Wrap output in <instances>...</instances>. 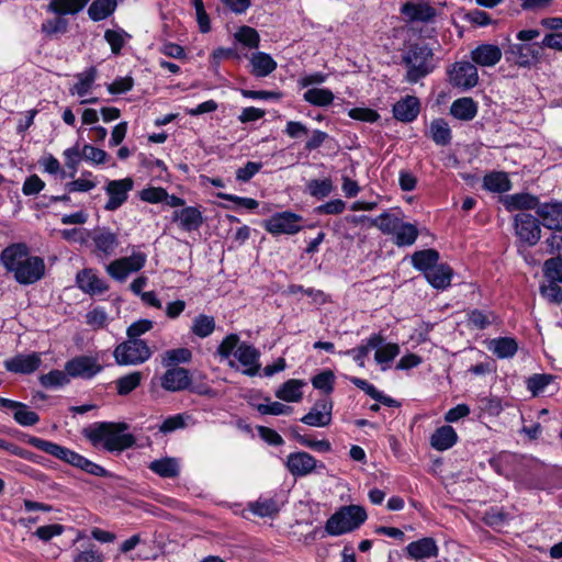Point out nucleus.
<instances>
[{"instance_id": "58", "label": "nucleus", "mask_w": 562, "mask_h": 562, "mask_svg": "<svg viewBox=\"0 0 562 562\" xmlns=\"http://www.w3.org/2000/svg\"><path fill=\"white\" fill-rule=\"evenodd\" d=\"M239 337L238 335L236 334H229L227 335L223 340L222 342L220 344V346L217 347V353L224 358V359H228L233 353L234 351L237 349V347L239 346Z\"/></svg>"}, {"instance_id": "33", "label": "nucleus", "mask_w": 562, "mask_h": 562, "mask_svg": "<svg viewBox=\"0 0 562 562\" xmlns=\"http://www.w3.org/2000/svg\"><path fill=\"white\" fill-rule=\"evenodd\" d=\"M425 278L435 289H446L450 285L452 269L448 265L437 263Z\"/></svg>"}, {"instance_id": "23", "label": "nucleus", "mask_w": 562, "mask_h": 562, "mask_svg": "<svg viewBox=\"0 0 562 562\" xmlns=\"http://www.w3.org/2000/svg\"><path fill=\"white\" fill-rule=\"evenodd\" d=\"M76 281L78 286L89 294H101L108 290L104 280L100 279L94 270L83 269L77 273Z\"/></svg>"}, {"instance_id": "27", "label": "nucleus", "mask_w": 562, "mask_h": 562, "mask_svg": "<svg viewBox=\"0 0 562 562\" xmlns=\"http://www.w3.org/2000/svg\"><path fill=\"white\" fill-rule=\"evenodd\" d=\"M504 205L508 211L537 210L539 200L529 193H515L504 198Z\"/></svg>"}, {"instance_id": "59", "label": "nucleus", "mask_w": 562, "mask_h": 562, "mask_svg": "<svg viewBox=\"0 0 562 562\" xmlns=\"http://www.w3.org/2000/svg\"><path fill=\"white\" fill-rule=\"evenodd\" d=\"M154 327V322L150 319H139L132 323L126 329V336L131 339H140L139 337Z\"/></svg>"}, {"instance_id": "2", "label": "nucleus", "mask_w": 562, "mask_h": 562, "mask_svg": "<svg viewBox=\"0 0 562 562\" xmlns=\"http://www.w3.org/2000/svg\"><path fill=\"white\" fill-rule=\"evenodd\" d=\"M128 428L125 423H95L83 429V436L94 446L102 447L110 452L123 451L135 445L132 434H124Z\"/></svg>"}, {"instance_id": "51", "label": "nucleus", "mask_w": 562, "mask_h": 562, "mask_svg": "<svg viewBox=\"0 0 562 562\" xmlns=\"http://www.w3.org/2000/svg\"><path fill=\"white\" fill-rule=\"evenodd\" d=\"M69 381L70 376L66 373V370H52L40 376L41 384L46 389L63 386Z\"/></svg>"}, {"instance_id": "10", "label": "nucleus", "mask_w": 562, "mask_h": 562, "mask_svg": "<svg viewBox=\"0 0 562 562\" xmlns=\"http://www.w3.org/2000/svg\"><path fill=\"white\" fill-rule=\"evenodd\" d=\"M542 48V43L512 44L505 52V55L507 60L515 63L519 67L528 68L540 60Z\"/></svg>"}, {"instance_id": "26", "label": "nucleus", "mask_w": 562, "mask_h": 562, "mask_svg": "<svg viewBox=\"0 0 562 562\" xmlns=\"http://www.w3.org/2000/svg\"><path fill=\"white\" fill-rule=\"evenodd\" d=\"M401 12L409 21L428 22L436 15V10L427 3L406 2Z\"/></svg>"}, {"instance_id": "52", "label": "nucleus", "mask_w": 562, "mask_h": 562, "mask_svg": "<svg viewBox=\"0 0 562 562\" xmlns=\"http://www.w3.org/2000/svg\"><path fill=\"white\" fill-rule=\"evenodd\" d=\"M562 256H557L544 261L543 273L553 282H562Z\"/></svg>"}, {"instance_id": "40", "label": "nucleus", "mask_w": 562, "mask_h": 562, "mask_svg": "<svg viewBox=\"0 0 562 562\" xmlns=\"http://www.w3.org/2000/svg\"><path fill=\"white\" fill-rule=\"evenodd\" d=\"M148 468L161 477H176L179 474V464L173 458L154 460Z\"/></svg>"}, {"instance_id": "5", "label": "nucleus", "mask_w": 562, "mask_h": 562, "mask_svg": "<svg viewBox=\"0 0 562 562\" xmlns=\"http://www.w3.org/2000/svg\"><path fill=\"white\" fill-rule=\"evenodd\" d=\"M367 512L359 505L342 506L331 515L325 525L330 536H340L358 529L367 519Z\"/></svg>"}, {"instance_id": "14", "label": "nucleus", "mask_w": 562, "mask_h": 562, "mask_svg": "<svg viewBox=\"0 0 562 562\" xmlns=\"http://www.w3.org/2000/svg\"><path fill=\"white\" fill-rule=\"evenodd\" d=\"M133 180L125 178L121 180H111L105 187L109 200L104 205L106 211H115L127 200L128 192L133 189Z\"/></svg>"}, {"instance_id": "11", "label": "nucleus", "mask_w": 562, "mask_h": 562, "mask_svg": "<svg viewBox=\"0 0 562 562\" xmlns=\"http://www.w3.org/2000/svg\"><path fill=\"white\" fill-rule=\"evenodd\" d=\"M302 217L292 212H281L265 221L263 227L272 235H293L301 231Z\"/></svg>"}, {"instance_id": "64", "label": "nucleus", "mask_w": 562, "mask_h": 562, "mask_svg": "<svg viewBox=\"0 0 562 562\" xmlns=\"http://www.w3.org/2000/svg\"><path fill=\"white\" fill-rule=\"evenodd\" d=\"M74 562H103V557L95 546L92 544L88 549L80 551L75 557Z\"/></svg>"}, {"instance_id": "37", "label": "nucleus", "mask_w": 562, "mask_h": 562, "mask_svg": "<svg viewBox=\"0 0 562 562\" xmlns=\"http://www.w3.org/2000/svg\"><path fill=\"white\" fill-rule=\"evenodd\" d=\"M483 187L491 192L504 193L510 190L512 183L505 172H491L484 177Z\"/></svg>"}, {"instance_id": "48", "label": "nucleus", "mask_w": 562, "mask_h": 562, "mask_svg": "<svg viewBox=\"0 0 562 562\" xmlns=\"http://www.w3.org/2000/svg\"><path fill=\"white\" fill-rule=\"evenodd\" d=\"M97 74L98 71L95 67H90L86 71L78 74V82L75 83L74 88L71 89L72 93H77L79 97L86 95L90 91L97 78Z\"/></svg>"}, {"instance_id": "42", "label": "nucleus", "mask_w": 562, "mask_h": 562, "mask_svg": "<svg viewBox=\"0 0 562 562\" xmlns=\"http://www.w3.org/2000/svg\"><path fill=\"white\" fill-rule=\"evenodd\" d=\"M191 358L192 352L188 348L170 349L161 355V364L166 368H175L179 363L189 362Z\"/></svg>"}, {"instance_id": "9", "label": "nucleus", "mask_w": 562, "mask_h": 562, "mask_svg": "<svg viewBox=\"0 0 562 562\" xmlns=\"http://www.w3.org/2000/svg\"><path fill=\"white\" fill-rule=\"evenodd\" d=\"M147 257L144 252H133L112 261L106 266V272L116 281L123 282L131 273L139 271L146 263Z\"/></svg>"}, {"instance_id": "25", "label": "nucleus", "mask_w": 562, "mask_h": 562, "mask_svg": "<svg viewBox=\"0 0 562 562\" xmlns=\"http://www.w3.org/2000/svg\"><path fill=\"white\" fill-rule=\"evenodd\" d=\"M91 238L97 250L104 256L113 255L120 244L117 235L105 227L95 229Z\"/></svg>"}, {"instance_id": "62", "label": "nucleus", "mask_w": 562, "mask_h": 562, "mask_svg": "<svg viewBox=\"0 0 562 562\" xmlns=\"http://www.w3.org/2000/svg\"><path fill=\"white\" fill-rule=\"evenodd\" d=\"M540 293L550 303L557 305L562 303V289L557 284V282L550 281L549 284L541 285Z\"/></svg>"}, {"instance_id": "50", "label": "nucleus", "mask_w": 562, "mask_h": 562, "mask_svg": "<svg viewBox=\"0 0 562 562\" xmlns=\"http://www.w3.org/2000/svg\"><path fill=\"white\" fill-rule=\"evenodd\" d=\"M494 321L495 315L492 312H484L475 308L468 313L469 325L475 329H485Z\"/></svg>"}, {"instance_id": "54", "label": "nucleus", "mask_w": 562, "mask_h": 562, "mask_svg": "<svg viewBox=\"0 0 562 562\" xmlns=\"http://www.w3.org/2000/svg\"><path fill=\"white\" fill-rule=\"evenodd\" d=\"M334 381L335 375L330 370L323 371L316 374L312 379V384L315 389L323 391L326 394H329L334 390Z\"/></svg>"}, {"instance_id": "22", "label": "nucleus", "mask_w": 562, "mask_h": 562, "mask_svg": "<svg viewBox=\"0 0 562 562\" xmlns=\"http://www.w3.org/2000/svg\"><path fill=\"white\" fill-rule=\"evenodd\" d=\"M407 555L414 560H423L438 557L439 549L430 537L411 542L405 549Z\"/></svg>"}, {"instance_id": "57", "label": "nucleus", "mask_w": 562, "mask_h": 562, "mask_svg": "<svg viewBox=\"0 0 562 562\" xmlns=\"http://www.w3.org/2000/svg\"><path fill=\"white\" fill-rule=\"evenodd\" d=\"M257 411L262 415H289L293 408L280 402H272L267 404H258Z\"/></svg>"}, {"instance_id": "36", "label": "nucleus", "mask_w": 562, "mask_h": 562, "mask_svg": "<svg viewBox=\"0 0 562 562\" xmlns=\"http://www.w3.org/2000/svg\"><path fill=\"white\" fill-rule=\"evenodd\" d=\"M488 349L498 358L504 359L513 357L517 352L518 345L514 338L502 337L491 340Z\"/></svg>"}, {"instance_id": "20", "label": "nucleus", "mask_w": 562, "mask_h": 562, "mask_svg": "<svg viewBox=\"0 0 562 562\" xmlns=\"http://www.w3.org/2000/svg\"><path fill=\"white\" fill-rule=\"evenodd\" d=\"M471 59L474 65L493 67L502 59V49L497 45L481 44L471 50Z\"/></svg>"}, {"instance_id": "28", "label": "nucleus", "mask_w": 562, "mask_h": 562, "mask_svg": "<svg viewBox=\"0 0 562 562\" xmlns=\"http://www.w3.org/2000/svg\"><path fill=\"white\" fill-rule=\"evenodd\" d=\"M458 439V435L453 427L449 425L441 426L431 435V447L438 451H443L451 448Z\"/></svg>"}, {"instance_id": "56", "label": "nucleus", "mask_w": 562, "mask_h": 562, "mask_svg": "<svg viewBox=\"0 0 562 562\" xmlns=\"http://www.w3.org/2000/svg\"><path fill=\"white\" fill-rule=\"evenodd\" d=\"M13 418L21 426H33L40 420V416L35 412L29 411L25 404L14 412Z\"/></svg>"}, {"instance_id": "29", "label": "nucleus", "mask_w": 562, "mask_h": 562, "mask_svg": "<svg viewBox=\"0 0 562 562\" xmlns=\"http://www.w3.org/2000/svg\"><path fill=\"white\" fill-rule=\"evenodd\" d=\"M450 113L458 120L471 121L477 113V104L472 98H459L452 102Z\"/></svg>"}, {"instance_id": "45", "label": "nucleus", "mask_w": 562, "mask_h": 562, "mask_svg": "<svg viewBox=\"0 0 562 562\" xmlns=\"http://www.w3.org/2000/svg\"><path fill=\"white\" fill-rule=\"evenodd\" d=\"M142 380L143 373L139 371H134L119 378L115 381L117 394L122 396L130 394L140 385Z\"/></svg>"}, {"instance_id": "49", "label": "nucleus", "mask_w": 562, "mask_h": 562, "mask_svg": "<svg viewBox=\"0 0 562 562\" xmlns=\"http://www.w3.org/2000/svg\"><path fill=\"white\" fill-rule=\"evenodd\" d=\"M334 189L333 181L329 178L326 179H312L306 183L307 192L316 198L324 199L328 196Z\"/></svg>"}, {"instance_id": "35", "label": "nucleus", "mask_w": 562, "mask_h": 562, "mask_svg": "<svg viewBox=\"0 0 562 562\" xmlns=\"http://www.w3.org/2000/svg\"><path fill=\"white\" fill-rule=\"evenodd\" d=\"M90 0H53L47 10L58 15L76 14L81 11Z\"/></svg>"}, {"instance_id": "31", "label": "nucleus", "mask_w": 562, "mask_h": 562, "mask_svg": "<svg viewBox=\"0 0 562 562\" xmlns=\"http://www.w3.org/2000/svg\"><path fill=\"white\" fill-rule=\"evenodd\" d=\"M439 261V252L429 248L415 251L412 255V265L415 269L422 271L424 276L429 272Z\"/></svg>"}, {"instance_id": "61", "label": "nucleus", "mask_w": 562, "mask_h": 562, "mask_svg": "<svg viewBox=\"0 0 562 562\" xmlns=\"http://www.w3.org/2000/svg\"><path fill=\"white\" fill-rule=\"evenodd\" d=\"M68 29V21L61 16L50 19L42 24V32L47 35L65 33Z\"/></svg>"}, {"instance_id": "19", "label": "nucleus", "mask_w": 562, "mask_h": 562, "mask_svg": "<svg viewBox=\"0 0 562 562\" xmlns=\"http://www.w3.org/2000/svg\"><path fill=\"white\" fill-rule=\"evenodd\" d=\"M41 362V357L36 352L16 355L4 361V368L13 373L30 374L38 369Z\"/></svg>"}, {"instance_id": "34", "label": "nucleus", "mask_w": 562, "mask_h": 562, "mask_svg": "<svg viewBox=\"0 0 562 562\" xmlns=\"http://www.w3.org/2000/svg\"><path fill=\"white\" fill-rule=\"evenodd\" d=\"M304 384L302 380H288L276 391V396L285 402H300L303 397L301 389Z\"/></svg>"}, {"instance_id": "47", "label": "nucleus", "mask_w": 562, "mask_h": 562, "mask_svg": "<svg viewBox=\"0 0 562 562\" xmlns=\"http://www.w3.org/2000/svg\"><path fill=\"white\" fill-rule=\"evenodd\" d=\"M401 222L402 221L397 216L389 212H384L379 216L370 220V224L378 227L383 234L393 235L395 234Z\"/></svg>"}, {"instance_id": "32", "label": "nucleus", "mask_w": 562, "mask_h": 562, "mask_svg": "<svg viewBox=\"0 0 562 562\" xmlns=\"http://www.w3.org/2000/svg\"><path fill=\"white\" fill-rule=\"evenodd\" d=\"M251 72L256 77H267L277 69V63L267 53L258 52L250 58Z\"/></svg>"}, {"instance_id": "38", "label": "nucleus", "mask_w": 562, "mask_h": 562, "mask_svg": "<svg viewBox=\"0 0 562 562\" xmlns=\"http://www.w3.org/2000/svg\"><path fill=\"white\" fill-rule=\"evenodd\" d=\"M334 99V93L326 88H311L303 94V100L315 106H327Z\"/></svg>"}, {"instance_id": "46", "label": "nucleus", "mask_w": 562, "mask_h": 562, "mask_svg": "<svg viewBox=\"0 0 562 562\" xmlns=\"http://www.w3.org/2000/svg\"><path fill=\"white\" fill-rule=\"evenodd\" d=\"M214 317L205 314H200L196 317H194L191 326L192 333L200 338L209 337L214 331Z\"/></svg>"}, {"instance_id": "4", "label": "nucleus", "mask_w": 562, "mask_h": 562, "mask_svg": "<svg viewBox=\"0 0 562 562\" xmlns=\"http://www.w3.org/2000/svg\"><path fill=\"white\" fill-rule=\"evenodd\" d=\"M432 49L425 44H413L402 55V63L406 66L407 72L405 80L409 83H416L434 70Z\"/></svg>"}, {"instance_id": "18", "label": "nucleus", "mask_w": 562, "mask_h": 562, "mask_svg": "<svg viewBox=\"0 0 562 562\" xmlns=\"http://www.w3.org/2000/svg\"><path fill=\"white\" fill-rule=\"evenodd\" d=\"M537 215L541 220L540 224H542L546 228L552 231H561L562 229V203L561 202H551L543 203L537 207Z\"/></svg>"}, {"instance_id": "3", "label": "nucleus", "mask_w": 562, "mask_h": 562, "mask_svg": "<svg viewBox=\"0 0 562 562\" xmlns=\"http://www.w3.org/2000/svg\"><path fill=\"white\" fill-rule=\"evenodd\" d=\"M26 442L31 445L32 447L55 457L56 459L64 461L75 468H78L89 474L95 475V476H105L108 474L106 470L102 468L101 465L88 460L83 456L70 450L69 448H66L64 446H60L58 443L34 437L29 436L26 439Z\"/></svg>"}, {"instance_id": "53", "label": "nucleus", "mask_w": 562, "mask_h": 562, "mask_svg": "<svg viewBox=\"0 0 562 562\" xmlns=\"http://www.w3.org/2000/svg\"><path fill=\"white\" fill-rule=\"evenodd\" d=\"M374 359L379 364H389L400 353L397 344H386L375 348Z\"/></svg>"}, {"instance_id": "1", "label": "nucleus", "mask_w": 562, "mask_h": 562, "mask_svg": "<svg viewBox=\"0 0 562 562\" xmlns=\"http://www.w3.org/2000/svg\"><path fill=\"white\" fill-rule=\"evenodd\" d=\"M0 260L8 272L13 273L15 281L23 285L34 284L45 274L44 259L31 256L25 244H12L3 249Z\"/></svg>"}, {"instance_id": "30", "label": "nucleus", "mask_w": 562, "mask_h": 562, "mask_svg": "<svg viewBox=\"0 0 562 562\" xmlns=\"http://www.w3.org/2000/svg\"><path fill=\"white\" fill-rule=\"evenodd\" d=\"M384 338L379 335H372L367 341L357 348L349 349L344 351L342 353L346 356H352L353 360L358 363L359 367L364 368V359L369 355L371 349L378 348L383 345Z\"/></svg>"}, {"instance_id": "16", "label": "nucleus", "mask_w": 562, "mask_h": 562, "mask_svg": "<svg viewBox=\"0 0 562 562\" xmlns=\"http://www.w3.org/2000/svg\"><path fill=\"white\" fill-rule=\"evenodd\" d=\"M234 356L238 362L246 368L243 370L244 374L248 376H255L259 373L260 352L252 345L245 341L240 342L237 349L234 351Z\"/></svg>"}, {"instance_id": "43", "label": "nucleus", "mask_w": 562, "mask_h": 562, "mask_svg": "<svg viewBox=\"0 0 562 562\" xmlns=\"http://www.w3.org/2000/svg\"><path fill=\"white\" fill-rule=\"evenodd\" d=\"M249 509L259 517H273L280 512V506L273 498H259L249 504Z\"/></svg>"}, {"instance_id": "41", "label": "nucleus", "mask_w": 562, "mask_h": 562, "mask_svg": "<svg viewBox=\"0 0 562 562\" xmlns=\"http://www.w3.org/2000/svg\"><path fill=\"white\" fill-rule=\"evenodd\" d=\"M429 132L432 140L437 145L446 146L451 142V131L443 119L434 120L430 123Z\"/></svg>"}, {"instance_id": "55", "label": "nucleus", "mask_w": 562, "mask_h": 562, "mask_svg": "<svg viewBox=\"0 0 562 562\" xmlns=\"http://www.w3.org/2000/svg\"><path fill=\"white\" fill-rule=\"evenodd\" d=\"M236 38L249 48H257L260 42L258 32L250 26H241L236 33Z\"/></svg>"}, {"instance_id": "15", "label": "nucleus", "mask_w": 562, "mask_h": 562, "mask_svg": "<svg viewBox=\"0 0 562 562\" xmlns=\"http://www.w3.org/2000/svg\"><path fill=\"white\" fill-rule=\"evenodd\" d=\"M285 467L293 476H306L317 468V460L305 451L290 453Z\"/></svg>"}, {"instance_id": "21", "label": "nucleus", "mask_w": 562, "mask_h": 562, "mask_svg": "<svg viewBox=\"0 0 562 562\" xmlns=\"http://www.w3.org/2000/svg\"><path fill=\"white\" fill-rule=\"evenodd\" d=\"M420 110L418 98L406 95L393 105V115L397 121L409 123L413 122Z\"/></svg>"}, {"instance_id": "63", "label": "nucleus", "mask_w": 562, "mask_h": 562, "mask_svg": "<svg viewBox=\"0 0 562 562\" xmlns=\"http://www.w3.org/2000/svg\"><path fill=\"white\" fill-rule=\"evenodd\" d=\"M81 154L85 160L97 165L104 164L108 157V154L103 149L88 144L82 147Z\"/></svg>"}, {"instance_id": "17", "label": "nucleus", "mask_w": 562, "mask_h": 562, "mask_svg": "<svg viewBox=\"0 0 562 562\" xmlns=\"http://www.w3.org/2000/svg\"><path fill=\"white\" fill-rule=\"evenodd\" d=\"M191 382L189 370L181 367L169 368L161 376V386L170 392L183 391Z\"/></svg>"}, {"instance_id": "44", "label": "nucleus", "mask_w": 562, "mask_h": 562, "mask_svg": "<svg viewBox=\"0 0 562 562\" xmlns=\"http://www.w3.org/2000/svg\"><path fill=\"white\" fill-rule=\"evenodd\" d=\"M394 243L402 246H411L415 243L418 237V229L411 223L401 222L395 234Z\"/></svg>"}, {"instance_id": "12", "label": "nucleus", "mask_w": 562, "mask_h": 562, "mask_svg": "<svg viewBox=\"0 0 562 562\" xmlns=\"http://www.w3.org/2000/svg\"><path fill=\"white\" fill-rule=\"evenodd\" d=\"M449 81L453 87L469 90L479 82L477 68L470 61H457L448 71Z\"/></svg>"}, {"instance_id": "39", "label": "nucleus", "mask_w": 562, "mask_h": 562, "mask_svg": "<svg viewBox=\"0 0 562 562\" xmlns=\"http://www.w3.org/2000/svg\"><path fill=\"white\" fill-rule=\"evenodd\" d=\"M117 5L116 0H94L88 9L92 21H101L110 16Z\"/></svg>"}, {"instance_id": "24", "label": "nucleus", "mask_w": 562, "mask_h": 562, "mask_svg": "<svg viewBox=\"0 0 562 562\" xmlns=\"http://www.w3.org/2000/svg\"><path fill=\"white\" fill-rule=\"evenodd\" d=\"M172 220L179 221L181 228L186 232L196 231L204 221L201 211L194 206H187L175 211Z\"/></svg>"}, {"instance_id": "60", "label": "nucleus", "mask_w": 562, "mask_h": 562, "mask_svg": "<svg viewBox=\"0 0 562 562\" xmlns=\"http://www.w3.org/2000/svg\"><path fill=\"white\" fill-rule=\"evenodd\" d=\"M64 157L66 167L71 169L69 177L74 178L77 172L80 159L82 158L81 149L78 145L67 148L64 151Z\"/></svg>"}, {"instance_id": "8", "label": "nucleus", "mask_w": 562, "mask_h": 562, "mask_svg": "<svg viewBox=\"0 0 562 562\" xmlns=\"http://www.w3.org/2000/svg\"><path fill=\"white\" fill-rule=\"evenodd\" d=\"M65 370L72 379L90 380L103 370V366L97 357L81 355L68 360Z\"/></svg>"}, {"instance_id": "6", "label": "nucleus", "mask_w": 562, "mask_h": 562, "mask_svg": "<svg viewBox=\"0 0 562 562\" xmlns=\"http://www.w3.org/2000/svg\"><path fill=\"white\" fill-rule=\"evenodd\" d=\"M154 351L144 339H131L119 344L113 358L119 366H139L148 361Z\"/></svg>"}, {"instance_id": "13", "label": "nucleus", "mask_w": 562, "mask_h": 562, "mask_svg": "<svg viewBox=\"0 0 562 562\" xmlns=\"http://www.w3.org/2000/svg\"><path fill=\"white\" fill-rule=\"evenodd\" d=\"M333 418V402L328 397L319 398L312 406L310 412L300 420L312 427H326L330 425Z\"/></svg>"}, {"instance_id": "7", "label": "nucleus", "mask_w": 562, "mask_h": 562, "mask_svg": "<svg viewBox=\"0 0 562 562\" xmlns=\"http://www.w3.org/2000/svg\"><path fill=\"white\" fill-rule=\"evenodd\" d=\"M514 227L518 241L521 245L532 247L541 238L540 221L529 213L520 212L516 214Z\"/></svg>"}]
</instances>
